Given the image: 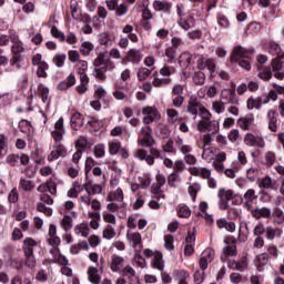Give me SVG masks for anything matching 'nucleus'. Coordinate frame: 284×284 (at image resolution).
Returning a JSON list of instances; mask_svg holds the SVG:
<instances>
[{
	"label": "nucleus",
	"mask_w": 284,
	"mask_h": 284,
	"mask_svg": "<svg viewBox=\"0 0 284 284\" xmlns=\"http://www.w3.org/2000/svg\"><path fill=\"white\" fill-rule=\"evenodd\" d=\"M178 216H180V219H190V216H192V210L185 204H180L178 206Z\"/></svg>",
	"instance_id": "79ce46f5"
},
{
	"label": "nucleus",
	"mask_w": 284,
	"mask_h": 284,
	"mask_svg": "<svg viewBox=\"0 0 284 284\" xmlns=\"http://www.w3.org/2000/svg\"><path fill=\"white\" fill-rule=\"evenodd\" d=\"M266 254L268 258H278V247L274 244H268L265 246Z\"/></svg>",
	"instance_id": "4d7b16f0"
},
{
	"label": "nucleus",
	"mask_w": 284,
	"mask_h": 284,
	"mask_svg": "<svg viewBox=\"0 0 284 284\" xmlns=\"http://www.w3.org/2000/svg\"><path fill=\"white\" fill-rule=\"evenodd\" d=\"M75 236H81L82 239H88L90 236V225L88 223H80L74 226Z\"/></svg>",
	"instance_id": "bb28decb"
},
{
	"label": "nucleus",
	"mask_w": 284,
	"mask_h": 284,
	"mask_svg": "<svg viewBox=\"0 0 284 284\" xmlns=\"http://www.w3.org/2000/svg\"><path fill=\"white\" fill-rule=\"evenodd\" d=\"M143 255L146 258L153 257L151 261V267H153V270H158L159 272H163V270H165V261H163V253L145 248L143 251Z\"/></svg>",
	"instance_id": "423d86ee"
},
{
	"label": "nucleus",
	"mask_w": 284,
	"mask_h": 284,
	"mask_svg": "<svg viewBox=\"0 0 284 284\" xmlns=\"http://www.w3.org/2000/svg\"><path fill=\"white\" fill-rule=\"evenodd\" d=\"M50 65H48V62H43L40 65H38L37 69V75L40 79H47L48 78V70H49Z\"/></svg>",
	"instance_id": "603ef678"
},
{
	"label": "nucleus",
	"mask_w": 284,
	"mask_h": 284,
	"mask_svg": "<svg viewBox=\"0 0 284 284\" xmlns=\"http://www.w3.org/2000/svg\"><path fill=\"white\" fill-rule=\"evenodd\" d=\"M229 267H231V270H239L240 272H243V270L247 268V260L243 258L241 262L230 260Z\"/></svg>",
	"instance_id": "a19ab883"
},
{
	"label": "nucleus",
	"mask_w": 284,
	"mask_h": 284,
	"mask_svg": "<svg viewBox=\"0 0 284 284\" xmlns=\"http://www.w3.org/2000/svg\"><path fill=\"white\" fill-rule=\"evenodd\" d=\"M126 240L129 242V245H131V247H139V245H141L142 243L141 233L139 232L128 231Z\"/></svg>",
	"instance_id": "393cba45"
},
{
	"label": "nucleus",
	"mask_w": 284,
	"mask_h": 284,
	"mask_svg": "<svg viewBox=\"0 0 284 284\" xmlns=\"http://www.w3.org/2000/svg\"><path fill=\"white\" fill-rule=\"evenodd\" d=\"M246 108L247 110H261L262 105H261V100L260 98H254L251 97L247 99L246 101Z\"/></svg>",
	"instance_id": "37998d69"
},
{
	"label": "nucleus",
	"mask_w": 284,
	"mask_h": 284,
	"mask_svg": "<svg viewBox=\"0 0 284 284\" xmlns=\"http://www.w3.org/2000/svg\"><path fill=\"white\" fill-rule=\"evenodd\" d=\"M98 43L100 45H111L112 43V37L110 36V32L103 31L98 34Z\"/></svg>",
	"instance_id": "ea45409f"
},
{
	"label": "nucleus",
	"mask_w": 284,
	"mask_h": 284,
	"mask_svg": "<svg viewBox=\"0 0 284 284\" xmlns=\"http://www.w3.org/2000/svg\"><path fill=\"white\" fill-rule=\"evenodd\" d=\"M258 174H261V171L257 168H250L246 171V178L248 179V181L254 182L255 180L258 179Z\"/></svg>",
	"instance_id": "e2e57ef3"
},
{
	"label": "nucleus",
	"mask_w": 284,
	"mask_h": 284,
	"mask_svg": "<svg viewBox=\"0 0 284 284\" xmlns=\"http://www.w3.org/2000/svg\"><path fill=\"white\" fill-rule=\"evenodd\" d=\"M264 163L265 165H268V168H272V165L276 163V153H274L273 151H267L264 154Z\"/></svg>",
	"instance_id": "5fc2aeb1"
},
{
	"label": "nucleus",
	"mask_w": 284,
	"mask_h": 284,
	"mask_svg": "<svg viewBox=\"0 0 284 284\" xmlns=\"http://www.w3.org/2000/svg\"><path fill=\"white\" fill-rule=\"evenodd\" d=\"M123 34H126V39L131 41V43H139V36L134 33V27L132 24H126L122 29Z\"/></svg>",
	"instance_id": "7c9ffc66"
},
{
	"label": "nucleus",
	"mask_w": 284,
	"mask_h": 284,
	"mask_svg": "<svg viewBox=\"0 0 284 284\" xmlns=\"http://www.w3.org/2000/svg\"><path fill=\"white\" fill-rule=\"evenodd\" d=\"M126 61L132 65H139L143 61V52L139 49H131L126 52Z\"/></svg>",
	"instance_id": "2eb2a0df"
},
{
	"label": "nucleus",
	"mask_w": 284,
	"mask_h": 284,
	"mask_svg": "<svg viewBox=\"0 0 284 284\" xmlns=\"http://www.w3.org/2000/svg\"><path fill=\"white\" fill-rule=\"evenodd\" d=\"M138 144L142 148H152L154 145V138L152 136V129L149 125H144L138 138Z\"/></svg>",
	"instance_id": "0eeeda50"
},
{
	"label": "nucleus",
	"mask_w": 284,
	"mask_h": 284,
	"mask_svg": "<svg viewBox=\"0 0 284 284\" xmlns=\"http://www.w3.org/2000/svg\"><path fill=\"white\" fill-rule=\"evenodd\" d=\"M272 72H273V77L275 79H278L280 81H283V79H284L283 61H281L280 59H273V61H272Z\"/></svg>",
	"instance_id": "dca6fc26"
},
{
	"label": "nucleus",
	"mask_w": 284,
	"mask_h": 284,
	"mask_svg": "<svg viewBox=\"0 0 284 284\" xmlns=\"http://www.w3.org/2000/svg\"><path fill=\"white\" fill-rule=\"evenodd\" d=\"M266 119L268 121V130L271 132H277L278 131V120L276 119V111L268 110L266 114Z\"/></svg>",
	"instance_id": "b1692460"
},
{
	"label": "nucleus",
	"mask_w": 284,
	"mask_h": 284,
	"mask_svg": "<svg viewBox=\"0 0 284 284\" xmlns=\"http://www.w3.org/2000/svg\"><path fill=\"white\" fill-rule=\"evenodd\" d=\"M189 172L192 176H201L202 179H210V176H212V171L202 166L189 168Z\"/></svg>",
	"instance_id": "412c9836"
},
{
	"label": "nucleus",
	"mask_w": 284,
	"mask_h": 284,
	"mask_svg": "<svg viewBox=\"0 0 284 284\" xmlns=\"http://www.w3.org/2000/svg\"><path fill=\"white\" fill-rule=\"evenodd\" d=\"M37 190L42 194H44L45 192H49L51 194H57V184L52 181H49L40 184Z\"/></svg>",
	"instance_id": "2f4dec72"
},
{
	"label": "nucleus",
	"mask_w": 284,
	"mask_h": 284,
	"mask_svg": "<svg viewBox=\"0 0 284 284\" xmlns=\"http://www.w3.org/2000/svg\"><path fill=\"white\" fill-rule=\"evenodd\" d=\"M267 263H270V255L267 253L260 254L255 260V265L260 272H265V265Z\"/></svg>",
	"instance_id": "c756f323"
},
{
	"label": "nucleus",
	"mask_w": 284,
	"mask_h": 284,
	"mask_svg": "<svg viewBox=\"0 0 284 284\" xmlns=\"http://www.w3.org/2000/svg\"><path fill=\"white\" fill-rule=\"evenodd\" d=\"M63 134H65V128H63V118H60L54 124V130L51 131V136L54 139L55 145L48 155V161L52 162L57 161L60 156H65V146L61 144Z\"/></svg>",
	"instance_id": "f03ea898"
},
{
	"label": "nucleus",
	"mask_w": 284,
	"mask_h": 284,
	"mask_svg": "<svg viewBox=\"0 0 284 284\" xmlns=\"http://www.w3.org/2000/svg\"><path fill=\"white\" fill-rule=\"evenodd\" d=\"M244 143L247 148H265V139L260 135H254L252 133H247L244 136Z\"/></svg>",
	"instance_id": "f8f14e48"
},
{
	"label": "nucleus",
	"mask_w": 284,
	"mask_h": 284,
	"mask_svg": "<svg viewBox=\"0 0 284 284\" xmlns=\"http://www.w3.org/2000/svg\"><path fill=\"white\" fill-rule=\"evenodd\" d=\"M156 183L152 185V192L154 194H159L158 196H155V199L161 200V199H165V195H163L161 192V186L164 185L166 183L165 180V175L163 174H158L155 178Z\"/></svg>",
	"instance_id": "6ab92c4d"
},
{
	"label": "nucleus",
	"mask_w": 284,
	"mask_h": 284,
	"mask_svg": "<svg viewBox=\"0 0 284 284\" xmlns=\"http://www.w3.org/2000/svg\"><path fill=\"white\" fill-rule=\"evenodd\" d=\"M84 191L88 196H97V194H101L103 192V186L89 181L84 183Z\"/></svg>",
	"instance_id": "aec40b11"
},
{
	"label": "nucleus",
	"mask_w": 284,
	"mask_h": 284,
	"mask_svg": "<svg viewBox=\"0 0 284 284\" xmlns=\"http://www.w3.org/2000/svg\"><path fill=\"white\" fill-rule=\"evenodd\" d=\"M83 115L79 112H75L71 116V128L72 130H79V128H83Z\"/></svg>",
	"instance_id": "f704fd0d"
},
{
	"label": "nucleus",
	"mask_w": 284,
	"mask_h": 284,
	"mask_svg": "<svg viewBox=\"0 0 284 284\" xmlns=\"http://www.w3.org/2000/svg\"><path fill=\"white\" fill-rule=\"evenodd\" d=\"M168 183L170 187H175L176 183H181V174L179 173V171H173L169 175Z\"/></svg>",
	"instance_id": "09e8293b"
},
{
	"label": "nucleus",
	"mask_w": 284,
	"mask_h": 284,
	"mask_svg": "<svg viewBox=\"0 0 284 284\" xmlns=\"http://www.w3.org/2000/svg\"><path fill=\"white\" fill-rule=\"evenodd\" d=\"M196 130L203 136H209V141H212V136H215L221 132V123L219 120L212 119V113L206 108L200 109V120L196 122Z\"/></svg>",
	"instance_id": "f257e3e1"
},
{
	"label": "nucleus",
	"mask_w": 284,
	"mask_h": 284,
	"mask_svg": "<svg viewBox=\"0 0 284 284\" xmlns=\"http://www.w3.org/2000/svg\"><path fill=\"white\" fill-rule=\"evenodd\" d=\"M125 265V260L122 256H119L116 254H113L111 256V271L112 272H119L121 274V272H123V267Z\"/></svg>",
	"instance_id": "a211bd4d"
},
{
	"label": "nucleus",
	"mask_w": 284,
	"mask_h": 284,
	"mask_svg": "<svg viewBox=\"0 0 284 284\" xmlns=\"http://www.w3.org/2000/svg\"><path fill=\"white\" fill-rule=\"evenodd\" d=\"M10 41L12 43V47H11L12 54H21L26 52V48L23 47V42L20 41L19 36L17 34L11 36Z\"/></svg>",
	"instance_id": "4be33fe9"
},
{
	"label": "nucleus",
	"mask_w": 284,
	"mask_h": 284,
	"mask_svg": "<svg viewBox=\"0 0 284 284\" xmlns=\"http://www.w3.org/2000/svg\"><path fill=\"white\" fill-rule=\"evenodd\" d=\"M253 219H256V221H260V219H270L272 216V210L267 207H252L250 211Z\"/></svg>",
	"instance_id": "f3484780"
},
{
	"label": "nucleus",
	"mask_w": 284,
	"mask_h": 284,
	"mask_svg": "<svg viewBox=\"0 0 284 284\" xmlns=\"http://www.w3.org/2000/svg\"><path fill=\"white\" fill-rule=\"evenodd\" d=\"M253 119L252 118H240L237 120V125L242 129V130H250V125H252L253 123Z\"/></svg>",
	"instance_id": "680f3d73"
},
{
	"label": "nucleus",
	"mask_w": 284,
	"mask_h": 284,
	"mask_svg": "<svg viewBox=\"0 0 284 284\" xmlns=\"http://www.w3.org/2000/svg\"><path fill=\"white\" fill-rule=\"evenodd\" d=\"M34 247H37V241H34V239H24L22 250L24 253L26 265L30 270H34V267H37V260L34 258Z\"/></svg>",
	"instance_id": "39448f33"
},
{
	"label": "nucleus",
	"mask_w": 284,
	"mask_h": 284,
	"mask_svg": "<svg viewBox=\"0 0 284 284\" xmlns=\"http://www.w3.org/2000/svg\"><path fill=\"white\" fill-rule=\"evenodd\" d=\"M173 278L178 284H189L187 278H190V272L181 268L174 270Z\"/></svg>",
	"instance_id": "5701e85b"
},
{
	"label": "nucleus",
	"mask_w": 284,
	"mask_h": 284,
	"mask_svg": "<svg viewBox=\"0 0 284 284\" xmlns=\"http://www.w3.org/2000/svg\"><path fill=\"white\" fill-rule=\"evenodd\" d=\"M187 192L193 201H196V195L201 192V184L199 182H194L189 185Z\"/></svg>",
	"instance_id": "49530a36"
},
{
	"label": "nucleus",
	"mask_w": 284,
	"mask_h": 284,
	"mask_svg": "<svg viewBox=\"0 0 284 284\" xmlns=\"http://www.w3.org/2000/svg\"><path fill=\"white\" fill-rule=\"evenodd\" d=\"M106 72H108V68L100 67L94 69L93 75L95 77V79H100V81H103L105 79Z\"/></svg>",
	"instance_id": "338daca9"
},
{
	"label": "nucleus",
	"mask_w": 284,
	"mask_h": 284,
	"mask_svg": "<svg viewBox=\"0 0 284 284\" xmlns=\"http://www.w3.org/2000/svg\"><path fill=\"white\" fill-rule=\"evenodd\" d=\"M142 114L144 116L143 123L145 125H150V123H154V121L161 120V113H159V110L154 106H143Z\"/></svg>",
	"instance_id": "6e6552de"
},
{
	"label": "nucleus",
	"mask_w": 284,
	"mask_h": 284,
	"mask_svg": "<svg viewBox=\"0 0 284 284\" xmlns=\"http://www.w3.org/2000/svg\"><path fill=\"white\" fill-rule=\"evenodd\" d=\"M191 64H192V53L187 51L181 53V55L179 57V65L183 70H185V68H190Z\"/></svg>",
	"instance_id": "72a5a7b5"
},
{
	"label": "nucleus",
	"mask_w": 284,
	"mask_h": 284,
	"mask_svg": "<svg viewBox=\"0 0 284 284\" xmlns=\"http://www.w3.org/2000/svg\"><path fill=\"white\" fill-rule=\"evenodd\" d=\"M138 181L142 190H146V187H150L152 183V178H150V174H142L138 178Z\"/></svg>",
	"instance_id": "3c124183"
},
{
	"label": "nucleus",
	"mask_w": 284,
	"mask_h": 284,
	"mask_svg": "<svg viewBox=\"0 0 284 284\" xmlns=\"http://www.w3.org/2000/svg\"><path fill=\"white\" fill-rule=\"evenodd\" d=\"M252 50H247L241 45L235 47L231 54V62L237 63L240 68L244 70H252V64H250V59H252Z\"/></svg>",
	"instance_id": "20e7f679"
},
{
	"label": "nucleus",
	"mask_w": 284,
	"mask_h": 284,
	"mask_svg": "<svg viewBox=\"0 0 284 284\" xmlns=\"http://www.w3.org/2000/svg\"><path fill=\"white\" fill-rule=\"evenodd\" d=\"M215 256H216V253L214 252V248L206 247L202 252L200 261H199L200 270H206L209 267L210 263H212V261H214Z\"/></svg>",
	"instance_id": "9d476101"
},
{
	"label": "nucleus",
	"mask_w": 284,
	"mask_h": 284,
	"mask_svg": "<svg viewBox=\"0 0 284 284\" xmlns=\"http://www.w3.org/2000/svg\"><path fill=\"white\" fill-rule=\"evenodd\" d=\"M164 247L169 252L174 251V236H172L171 234L164 235Z\"/></svg>",
	"instance_id": "0e129e2a"
},
{
	"label": "nucleus",
	"mask_w": 284,
	"mask_h": 284,
	"mask_svg": "<svg viewBox=\"0 0 284 284\" xmlns=\"http://www.w3.org/2000/svg\"><path fill=\"white\" fill-rule=\"evenodd\" d=\"M152 71L150 69L142 67L136 72L138 81H145V79H148V77H150Z\"/></svg>",
	"instance_id": "6e6d98bb"
},
{
	"label": "nucleus",
	"mask_w": 284,
	"mask_h": 284,
	"mask_svg": "<svg viewBox=\"0 0 284 284\" xmlns=\"http://www.w3.org/2000/svg\"><path fill=\"white\" fill-rule=\"evenodd\" d=\"M20 187H22L24 192H32V190H34V184L32 183V181L21 178Z\"/></svg>",
	"instance_id": "052dcab7"
},
{
	"label": "nucleus",
	"mask_w": 284,
	"mask_h": 284,
	"mask_svg": "<svg viewBox=\"0 0 284 284\" xmlns=\"http://www.w3.org/2000/svg\"><path fill=\"white\" fill-rule=\"evenodd\" d=\"M203 108L205 106L199 105V102H196V100H190L187 105V112H190V114H192L193 116H199L201 109Z\"/></svg>",
	"instance_id": "4c0bfd02"
},
{
	"label": "nucleus",
	"mask_w": 284,
	"mask_h": 284,
	"mask_svg": "<svg viewBox=\"0 0 284 284\" xmlns=\"http://www.w3.org/2000/svg\"><path fill=\"white\" fill-rule=\"evenodd\" d=\"M172 79L170 78H154L152 81L153 88H163V85H170Z\"/></svg>",
	"instance_id": "8fccbe9b"
},
{
	"label": "nucleus",
	"mask_w": 284,
	"mask_h": 284,
	"mask_svg": "<svg viewBox=\"0 0 284 284\" xmlns=\"http://www.w3.org/2000/svg\"><path fill=\"white\" fill-rule=\"evenodd\" d=\"M79 201L81 203V205H87V207H90L91 210H101V202L94 197H92V195H81L79 197Z\"/></svg>",
	"instance_id": "ddd939ff"
},
{
	"label": "nucleus",
	"mask_w": 284,
	"mask_h": 284,
	"mask_svg": "<svg viewBox=\"0 0 284 284\" xmlns=\"http://www.w3.org/2000/svg\"><path fill=\"white\" fill-rule=\"evenodd\" d=\"M94 50V44L90 41H83L80 47V52L83 57H90V53Z\"/></svg>",
	"instance_id": "a18cd8bd"
},
{
	"label": "nucleus",
	"mask_w": 284,
	"mask_h": 284,
	"mask_svg": "<svg viewBox=\"0 0 284 284\" xmlns=\"http://www.w3.org/2000/svg\"><path fill=\"white\" fill-rule=\"evenodd\" d=\"M196 23V20L194 19V14H190L187 17V19L185 18H181L178 20V26H180V28H182V30H191V28H194Z\"/></svg>",
	"instance_id": "a878e982"
},
{
	"label": "nucleus",
	"mask_w": 284,
	"mask_h": 284,
	"mask_svg": "<svg viewBox=\"0 0 284 284\" xmlns=\"http://www.w3.org/2000/svg\"><path fill=\"white\" fill-rule=\"evenodd\" d=\"M258 199V195H256V191L254 189H248L243 196L244 201V207L250 212L254 207V201Z\"/></svg>",
	"instance_id": "4468645a"
},
{
	"label": "nucleus",
	"mask_w": 284,
	"mask_h": 284,
	"mask_svg": "<svg viewBox=\"0 0 284 284\" xmlns=\"http://www.w3.org/2000/svg\"><path fill=\"white\" fill-rule=\"evenodd\" d=\"M121 150V142H109V153L114 156Z\"/></svg>",
	"instance_id": "774afa93"
},
{
	"label": "nucleus",
	"mask_w": 284,
	"mask_h": 284,
	"mask_svg": "<svg viewBox=\"0 0 284 284\" xmlns=\"http://www.w3.org/2000/svg\"><path fill=\"white\" fill-rule=\"evenodd\" d=\"M116 236V229L112 225L104 226L102 231V237L105 239V241H112Z\"/></svg>",
	"instance_id": "e433bc0d"
},
{
	"label": "nucleus",
	"mask_w": 284,
	"mask_h": 284,
	"mask_svg": "<svg viewBox=\"0 0 284 284\" xmlns=\"http://www.w3.org/2000/svg\"><path fill=\"white\" fill-rule=\"evenodd\" d=\"M220 101L225 105H239V97H236V91L223 89L220 94Z\"/></svg>",
	"instance_id": "1a4fd4ad"
},
{
	"label": "nucleus",
	"mask_w": 284,
	"mask_h": 284,
	"mask_svg": "<svg viewBox=\"0 0 284 284\" xmlns=\"http://www.w3.org/2000/svg\"><path fill=\"white\" fill-rule=\"evenodd\" d=\"M153 8L156 12H172V3L161 0L153 1Z\"/></svg>",
	"instance_id": "cd10ccee"
},
{
	"label": "nucleus",
	"mask_w": 284,
	"mask_h": 284,
	"mask_svg": "<svg viewBox=\"0 0 284 284\" xmlns=\"http://www.w3.org/2000/svg\"><path fill=\"white\" fill-rule=\"evenodd\" d=\"M212 110L215 112V114H223V112H225V104H223L221 100L214 101L212 103Z\"/></svg>",
	"instance_id": "69168bd1"
},
{
	"label": "nucleus",
	"mask_w": 284,
	"mask_h": 284,
	"mask_svg": "<svg viewBox=\"0 0 284 284\" xmlns=\"http://www.w3.org/2000/svg\"><path fill=\"white\" fill-rule=\"evenodd\" d=\"M37 94L42 99V103H50V89L45 84L38 85Z\"/></svg>",
	"instance_id": "473e14b6"
},
{
	"label": "nucleus",
	"mask_w": 284,
	"mask_h": 284,
	"mask_svg": "<svg viewBox=\"0 0 284 284\" xmlns=\"http://www.w3.org/2000/svg\"><path fill=\"white\" fill-rule=\"evenodd\" d=\"M6 163L10 165V168L19 166V154L11 153L7 155Z\"/></svg>",
	"instance_id": "bf43d9fd"
},
{
	"label": "nucleus",
	"mask_w": 284,
	"mask_h": 284,
	"mask_svg": "<svg viewBox=\"0 0 284 284\" xmlns=\"http://www.w3.org/2000/svg\"><path fill=\"white\" fill-rule=\"evenodd\" d=\"M49 243L52 246V250L50 251V253L59 254V245L61 244V239H59V236L54 235V236L50 237Z\"/></svg>",
	"instance_id": "864d4df0"
},
{
	"label": "nucleus",
	"mask_w": 284,
	"mask_h": 284,
	"mask_svg": "<svg viewBox=\"0 0 284 284\" xmlns=\"http://www.w3.org/2000/svg\"><path fill=\"white\" fill-rule=\"evenodd\" d=\"M257 77L258 79H262V81H270L272 79V69L268 67L257 65Z\"/></svg>",
	"instance_id": "c9c22d12"
},
{
	"label": "nucleus",
	"mask_w": 284,
	"mask_h": 284,
	"mask_svg": "<svg viewBox=\"0 0 284 284\" xmlns=\"http://www.w3.org/2000/svg\"><path fill=\"white\" fill-rule=\"evenodd\" d=\"M65 59H68L65 53H57L52 61L57 68H63V65H65Z\"/></svg>",
	"instance_id": "de8ad7c7"
},
{
	"label": "nucleus",
	"mask_w": 284,
	"mask_h": 284,
	"mask_svg": "<svg viewBox=\"0 0 284 284\" xmlns=\"http://www.w3.org/2000/svg\"><path fill=\"white\" fill-rule=\"evenodd\" d=\"M268 52L272 57H278L280 59L284 57L283 52H281V45L276 42L268 43Z\"/></svg>",
	"instance_id": "58836bf2"
},
{
	"label": "nucleus",
	"mask_w": 284,
	"mask_h": 284,
	"mask_svg": "<svg viewBox=\"0 0 284 284\" xmlns=\"http://www.w3.org/2000/svg\"><path fill=\"white\" fill-rule=\"evenodd\" d=\"M103 222L106 223V225H116V215H114V212H103L102 213Z\"/></svg>",
	"instance_id": "c03bdc74"
},
{
	"label": "nucleus",
	"mask_w": 284,
	"mask_h": 284,
	"mask_svg": "<svg viewBox=\"0 0 284 284\" xmlns=\"http://www.w3.org/2000/svg\"><path fill=\"white\" fill-rule=\"evenodd\" d=\"M210 136H203V152H202V159L204 161H213L214 156H216V149L210 146Z\"/></svg>",
	"instance_id": "9b49d317"
},
{
	"label": "nucleus",
	"mask_w": 284,
	"mask_h": 284,
	"mask_svg": "<svg viewBox=\"0 0 284 284\" xmlns=\"http://www.w3.org/2000/svg\"><path fill=\"white\" fill-rule=\"evenodd\" d=\"M123 189L118 187L106 196L110 203L106 205L108 212H116L119 219H123L128 214V204L124 202Z\"/></svg>",
	"instance_id": "7ed1b4c3"
},
{
	"label": "nucleus",
	"mask_w": 284,
	"mask_h": 284,
	"mask_svg": "<svg viewBox=\"0 0 284 284\" xmlns=\"http://www.w3.org/2000/svg\"><path fill=\"white\" fill-rule=\"evenodd\" d=\"M72 217L70 215H64L61 220V227L64 232H70L72 230Z\"/></svg>",
	"instance_id": "13d9d810"
},
{
	"label": "nucleus",
	"mask_w": 284,
	"mask_h": 284,
	"mask_svg": "<svg viewBox=\"0 0 284 284\" xmlns=\"http://www.w3.org/2000/svg\"><path fill=\"white\" fill-rule=\"evenodd\" d=\"M87 274L90 283L92 284L101 283V275L99 274V268H97L95 266H89Z\"/></svg>",
	"instance_id": "c85d7f7f"
}]
</instances>
